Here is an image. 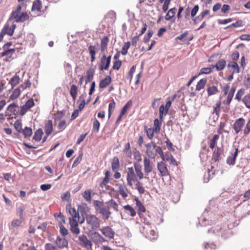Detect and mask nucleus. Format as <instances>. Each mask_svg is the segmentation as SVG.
Wrapping results in <instances>:
<instances>
[{"label": "nucleus", "mask_w": 250, "mask_h": 250, "mask_svg": "<svg viewBox=\"0 0 250 250\" xmlns=\"http://www.w3.org/2000/svg\"><path fill=\"white\" fill-rule=\"evenodd\" d=\"M111 56L106 57L105 55H103L99 64L100 71L108 70L111 62Z\"/></svg>", "instance_id": "39448f33"}, {"label": "nucleus", "mask_w": 250, "mask_h": 250, "mask_svg": "<svg viewBox=\"0 0 250 250\" xmlns=\"http://www.w3.org/2000/svg\"><path fill=\"white\" fill-rule=\"evenodd\" d=\"M44 129L46 136L44 138L43 141H44L46 138L52 133L53 130V123L52 120H49L45 122Z\"/></svg>", "instance_id": "a211bd4d"}, {"label": "nucleus", "mask_w": 250, "mask_h": 250, "mask_svg": "<svg viewBox=\"0 0 250 250\" xmlns=\"http://www.w3.org/2000/svg\"><path fill=\"white\" fill-rule=\"evenodd\" d=\"M130 46V42H125L124 46H123L121 50V53L123 55H125L127 53V51Z\"/></svg>", "instance_id": "6e6d98bb"}, {"label": "nucleus", "mask_w": 250, "mask_h": 250, "mask_svg": "<svg viewBox=\"0 0 250 250\" xmlns=\"http://www.w3.org/2000/svg\"><path fill=\"white\" fill-rule=\"evenodd\" d=\"M44 250H59V249L51 243H46L44 245Z\"/></svg>", "instance_id": "69168bd1"}, {"label": "nucleus", "mask_w": 250, "mask_h": 250, "mask_svg": "<svg viewBox=\"0 0 250 250\" xmlns=\"http://www.w3.org/2000/svg\"><path fill=\"white\" fill-rule=\"evenodd\" d=\"M11 21H10L9 19L1 31L4 35L7 34L9 36L13 35L16 25L13 23H11Z\"/></svg>", "instance_id": "6e6552de"}, {"label": "nucleus", "mask_w": 250, "mask_h": 250, "mask_svg": "<svg viewBox=\"0 0 250 250\" xmlns=\"http://www.w3.org/2000/svg\"><path fill=\"white\" fill-rule=\"evenodd\" d=\"M20 76L16 74L9 81V84L11 85L12 88H14L20 82Z\"/></svg>", "instance_id": "a878e982"}, {"label": "nucleus", "mask_w": 250, "mask_h": 250, "mask_svg": "<svg viewBox=\"0 0 250 250\" xmlns=\"http://www.w3.org/2000/svg\"><path fill=\"white\" fill-rule=\"evenodd\" d=\"M55 243L58 249H61L67 248L68 245V241L65 238H62L59 236H57Z\"/></svg>", "instance_id": "6ab92c4d"}, {"label": "nucleus", "mask_w": 250, "mask_h": 250, "mask_svg": "<svg viewBox=\"0 0 250 250\" xmlns=\"http://www.w3.org/2000/svg\"><path fill=\"white\" fill-rule=\"evenodd\" d=\"M219 138V134H215L213 135L212 138L210 140L209 146V147L213 150L215 146L217 144V141Z\"/></svg>", "instance_id": "c9c22d12"}, {"label": "nucleus", "mask_w": 250, "mask_h": 250, "mask_svg": "<svg viewBox=\"0 0 250 250\" xmlns=\"http://www.w3.org/2000/svg\"><path fill=\"white\" fill-rule=\"evenodd\" d=\"M43 135V131L42 128H39L35 133V134L33 137V139L39 142L41 141L42 136Z\"/></svg>", "instance_id": "a18cd8bd"}, {"label": "nucleus", "mask_w": 250, "mask_h": 250, "mask_svg": "<svg viewBox=\"0 0 250 250\" xmlns=\"http://www.w3.org/2000/svg\"><path fill=\"white\" fill-rule=\"evenodd\" d=\"M111 168L114 172L118 171L120 168V162L117 157H114L111 162Z\"/></svg>", "instance_id": "c756f323"}, {"label": "nucleus", "mask_w": 250, "mask_h": 250, "mask_svg": "<svg viewBox=\"0 0 250 250\" xmlns=\"http://www.w3.org/2000/svg\"><path fill=\"white\" fill-rule=\"evenodd\" d=\"M250 132V119L248 121L245 127L243 130V134L244 135H248Z\"/></svg>", "instance_id": "774afa93"}, {"label": "nucleus", "mask_w": 250, "mask_h": 250, "mask_svg": "<svg viewBox=\"0 0 250 250\" xmlns=\"http://www.w3.org/2000/svg\"><path fill=\"white\" fill-rule=\"evenodd\" d=\"M177 9L175 7L170 9L167 13L165 19L166 21H170L174 17Z\"/></svg>", "instance_id": "cd10ccee"}, {"label": "nucleus", "mask_w": 250, "mask_h": 250, "mask_svg": "<svg viewBox=\"0 0 250 250\" xmlns=\"http://www.w3.org/2000/svg\"><path fill=\"white\" fill-rule=\"evenodd\" d=\"M131 104L132 101L131 100L128 101L123 107L120 113L122 115H125L126 113L127 109L131 106Z\"/></svg>", "instance_id": "13d9d810"}, {"label": "nucleus", "mask_w": 250, "mask_h": 250, "mask_svg": "<svg viewBox=\"0 0 250 250\" xmlns=\"http://www.w3.org/2000/svg\"><path fill=\"white\" fill-rule=\"evenodd\" d=\"M21 91V90H20L19 87L14 89L12 91V93L10 96L8 102H10V101H13L18 98L20 96Z\"/></svg>", "instance_id": "7c9ffc66"}, {"label": "nucleus", "mask_w": 250, "mask_h": 250, "mask_svg": "<svg viewBox=\"0 0 250 250\" xmlns=\"http://www.w3.org/2000/svg\"><path fill=\"white\" fill-rule=\"evenodd\" d=\"M18 107V105L17 103L13 102L8 106L7 110L9 111L11 113L15 114L16 108Z\"/></svg>", "instance_id": "37998d69"}, {"label": "nucleus", "mask_w": 250, "mask_h": 250, "mask_svg": "<svg viewBox=\"0 0 250 250\" xmlns=\"http://www.w3.org/2000/svg\"><path fill=\"white\" fill-rule=\"evenodd\" d=\"M157 169L160 172V176L165 177L170 175L167 165L163 161L157 163Z\"/></svg>", "instance_id": "dca6fc26"}, {"label": "nucleus", "mask_w": 250, "mask_h": 250, "mask_svg": "<svg viewBox=\"0 0 250 250\" xmlns=\"http://www.w3.org/2000/svg\"><path fill=\"white\" fill-rule=\"evenodd\" d=\"M171 0H165L163 1V2L162 3H163L162 6V9L164 12H166L168 10Z\"/></svg>", "instance_id": "e2e57ef3"}, {"label": "nucleus", "mask_w": 250, "mask_h": 250, "mask_svg": "<svg viewBox=\"0 0 250 250\" xmlns=\"http://www.w3.org/2000/svg\"><path fill=\"white\" fill-rule=\"evenodd\" d=\"M146 154L148 158L154 159L158 153L162 159L164 160L165 156L162 148L157 146L155 143L151 142L146 145Z\"/></svg>", "instance_id": "f03ea898"}, {"label": "nucleus", "mask_w": 250, "mask_h": 250, "mask_svg": "<svg viewBox=\"0 0 250 250\" xmlns=\"http://www.w3.org/2000/svg\"><path fill=\"white\" fill-rule=\"evenodd\" d=\"M88 51L91 56V62H93L96 59V47L94 45H90L88 47Z\"/></svg>", "instance_id": "58836bf2"}, {"label": "nucleus", "mask_w": 250, "mask_h": 250, "mask_svg": "<svg viewBox=\"0 0 250 250\" xmlns=\"http://www.w3.org/2000/svg\"><path fill=\"white\" fill-rule=\"evenodd\" d=\"M243 84L247 89H250V74H247L245 77Z\"/></svg>", "instance_id": "bf43d9fd"}, {"label": "nucleus", "mask_w": 250, "mask_h": 250, "mask_svg": "<svg viewBox=\"0 0 250 250\" xmlns=\"http://www.w3.org/2000/svg\"><path fill=\"white\" fill-rule=\"evenodd\" d=\"M64 223H63V222H60L59 223V227L61 234L62 236L65 237L68 234V230L64 226Z\"/></svg>", "instance_id": "49530a36"}, {"label": "nucleus", "mask_w": 250, "mask_h": 250, "mask_svg": "<svg viewBox=\"0 0 250 250\" xmlns=\"http://www.w3.org/2000/svg\"><path fill=\"white\" fill-rule=\"evenodd\" d=\"M145 129L147 137L150 139H152L154 137V133L155 132V130L153 128H147V127H146Z\"/></svg>", "instance_id": "052dcab7"}, {"label": "nucleus", "mask_w": 250, "mask_h": 250, "mask_svg": "<svg viewBox=\"0 0 250 250\" xmlns=\"http://www.w3.org/2000/svg\"><path fill=\"white\" fill-rule=\"evenodd\" d=\"M245 93V89L243 88H242L238 90L235 95V99H236L238 101L240 102L242 101L243 97Z\"/></svg>", "instance_id": "ea45409f"}, {"label": "nucleus", "mask_w": 250, "mask_h": 250, "mask_svg": "<svg viewBox=\"0 0 250 250\" xmlns=\"http://www.w3.org/2000/svg\"><path fill=\"white\" fill-rule=\"evenodd\" d=\"M79 219L73 220L70 219V230L71 232L75 235H78L80 233V229L79 228L78 222Z\"/></svg>", "instance_id": "2eb2a0df"}, {"label": "nucleus", "mask_w": 250, "mask_h": 250, "mask_svg": "<svg viewBox=\"0 0 250 250\" xmlns=\"http://www.w3.org/2000/svg\"><path fill=\"white\" fill-rule=\"evenodd\" d=\"M133 156L134 159L136 161L134 163H137L140 164L139 163L142 161V154L138 150H135L133 151Z\"/></svg>", "instance_id": "3c124183"}, {"label": "nucleus", "mask_w": 250, "mask_h": 250, "mask_svg": "<svg viewBox=\"0 0 250 250\" xmlns=\"http://www.w3.org/2000/svg\"><path fill=\"white\" fill-rule=\"evenodd\" d=\"M245 125L246 120L243 118L241 117L236 120L233 125V128L235 131V134H238L242 131Z\"/></svg>", "instance_id": "0eeeda50"}, {"label": "nucleus", "mask_w": 250, "mask_h": 250, "mask_svg": "<svg viewBox=\"0 0 250 250\" xmlns=\"http://www.w3.org/2000/svg\"><path fill=\"white\" fill-rule=\"evenodd\" d=\"M90 238L96 245H99L106 241L105 238L99 232L94 231L90 234Z\"/></svg>", "instance_id": "9b49d317"}, {"label": "nucleus", "mask_w": 250, "mask_h": 250, "mask_svg": "<svg viewBox=\"0 0 250 250\" xmlns=\"http://www.w3.org/2000/svg\"><path fill=\"white\" fill-rule=\"evenodd\" d=\"M163 120L155 119L154 121V127L153 129L156 133H159L161 130V126Z\"/></svg>", "instance_id": "473e14b6"}, {"label": "nucleus", "mask_w": 250, "mask_h": 250, "mask_svg": "<svg viewBox=\"0 0 250 250\" xmlns=\"http://www.w3.org/2000/svg\"><path fill=\"white\" fill-rule=\"evenodd\" d=\"M35 105V102L32 98L27 100L25 104L21 107L20 115H24L27 111Z\"/></svg>", "instance_id": "4468645a"}, {"label": "nucleus", "mask_w": 250, "mask_h": 250, "mask_svg": "<svg viewBox=\"0 0 250 250\" xmlns=\"http://www.w3.org/2000/svg\"><path fill=\"white\" fill-rule=\"evenodd\" d=\"M83 154L82 153H80L79 155L76 158L75 161L72 164V167L73 168L76 167L82 161Z\"/></svg>", "instance_id": "338daca9"}, {"label": "nucleus", "mask_w": 250, "mask_h": 250, "mask_svg": "<svg viewBox=\"0 0 250 250\" xmlns=\"http://www.w3.org/2000/svg\"><path fill=\"white\" fill-rule=\"evenodd\" d=\"M100 231L105 237L112 239L114 238L115 232L109 226H104L100 229Z\"/></svg>", "instance_id": "1a4fd4ad"}, {"label": "nucleus", "mask_w": 250, "mask_h": 250, "mask_svg": "<svg viewBox=\"0 0 250 250\" xmlns=\"http://www.w3.org/2000/svg\"><path fill=\"white\" fill-rule=\"evenodd\" d=\"M21 132L23 133L25 138H28L32 135V130L30 127H25L23 129H22Z\"/></svg>", "instance_id": "5fc2aeb1"}, {"label": "nucleus", "mask_w": 250, "mask_h": 250, "mask_svg": "<svg viewBox=\"0 0 250 250\" xmlns=\"http://www.w3.org/2000/svg\"><path fill=\"white\" fill-rule=\"evenodd\" d=\"M226 65V62L224 59L219 60L216 64L212 65V68H216L217 71H222L224 69Z\"/></svg>", "instance_id": "393cba45"}, {"label": "nucleus", "mask_w": 250, "mask_h": 250, "mask_svg": "<svg viewBox=\"0 0 250 250\" xmlns=\"http://www.w3.org/2000/svg\"><path fill=\"white\" fill-rule=\"evenodd\" d=\"M239 152V150L238 148H235L231 151L228 157L226 160L227 164L230 166L234 165Z\"/></svg>", "instance_id": "ddd939ff"}, {"label": "nucleus", "mask_w": 250, "mask_h": 250, "mask_svg": "<svg viewBox=\"0 0 250 250\" xmlns=\"http://www.w3.org/2000/svg\"><path fill=\"white\" fill-rule=\"evenodd\" d=\"M136 205L138 207V214L140 218H143L142 212H145L146 209L141 202L138 199H135Z\"/></svg>", "instance_id": "b1692460"}, {"label": "nucleus", "mask_w": 250, "mask_h": 250, "mask_svg": "<svg viewBox=\"0 0 250 250\" xmlns=\"http://www.w3.org/2000/svg\"><path fill=\"white\" fill-rule=\"evenodd\" d=\"M87 225L92 229L96 230L101 226L100 220L95 215L87 214L85 217Z\"/></svg>", "instance_id": "7ed1b4c3"}, {"label": "nucleus", "mask_w": 250, "mask_h": 250, "mask_svg": "<svg viewBox=\"0 0 250 250\" xmlns=\"http://www.w3.org/2000/svg\"><path fill=\"white\" fill-rule=\"evenodd\" d=\"M168 110L167 109L164 104H162L159 108V118L161 120H163V116L166 115Z\"/></svg>", "instance_id": "c03bdc74"}, {"label": "nucleus", "mask_w": 250, "mask_h": 250, "mask_svg": "<svg viewBox=\"0 0 250 250\" xmlns=\"http://www.w3.org/2000/svg\"><path fill=\"white\" fill-rule=\"evenodd\" d=\"M123 208L125 210L128 211V212L130 213V215L131 217H134L136 215V211L131 206L127 205L124 206Z\"/></svg>", "instance_id": "de8ad7c7"}, {"label": "nucleus", "mask_w": 250, "mask_h": 250, "mask_svg": "<svg viewBox=\"0 0 250 250\" xmlns=\"http://www.w3.org/2000/svg\"><path fill=\"white\" fill-rule=\"evenodd\" d=\"M235 91V88L232 87L225 100L223 101V104L224 106L222 107V110L225 113H228L230 110V104L233 97Z\"/></svg>", "instance_id": "20e7f679"}, {"label": "nucleus", "mask_w": 250, "mask_h": 250, "mask_svg": "<svg viewBox=\"0 0 250 250\" xmlns=\"http://www.w3.org/2000/svg\"><path fill=\"white\" fill-rule=\"evenodd\" d=\"M107 205V206L109 208H113L116 211H118V205L113 199H111L108 202H106Z\"/></svg>", "instance_id": "a19ab883"}, {"label": "nucleus", "mask_w": 250, "mask_h": 250, "mask_svg": "<svg viewBox=\"0 0 250 250\" xmlns=\"http://www.w3.org/2000/svg\"><path fill=\"white\" fill-rule=\"evenodd\" d=\"M118 192L124 199H125L128 196V190L126 187L124 185H120L118 189Z\"/></svg>", "instance_id": "bb28decb"}, {"label": "nucleus", "mask_w": 250, "mask_h": 250, "mask_svg": "<svg viewBox=\"0 0 250 250\" xmlns=\"http://www.w3.org/2000/svg\"><path fill=\"white\" fill-rule=\"evenodd\" d=\"M30 18L29 15L26 12L20 13V14H11L10 21L14 20L17 22H23L28 20Z\"/></svg>", "instance_id": "423d86ee"}, {"label": "nucleus", "mask_w": 250, "mask_h": 250, "mask_svg": "<svg viewBox=\"0 0 250 250\" xmlns=\"http://www.w3.org/2000/svg\"><path fill=\"white\" fill-rule=\"evenodd\" d=\"M31 85V83L30 81L28 79L26 80L23 83L21 84L18 87L21 91H23L27 88L30 87Z\"/></svg>", "instance_id": "09e8293b"}, {"label": "nucleus", "mask_w": 250, "mask_h": 250, "mask_svg": "<svg viewBox=\"0 0 250 250\" xmlns=\"http://www.w3.org/2000/svg\"><path fill=\"white\" fill-rule=\"evenodd\" d=\"M78 91V88L77 86L75 84H72L71 86L70 94L74 100L76 99Z\"/></svg>", "instance_id": "e433bc0d"}, {"label": "nucleus", "mask_w": 250, "mask_h": 250, "mask_svg": "<svg viewBox=\"0 0 250 250\" xmlns=\"http://www.w3.org/2000/svg\"><path fill=\"white\" fill-rule=\"evenodd\" d=\"M207 82V80L206 79H201L197 83L196 86V90L198 91H200L203 88H204L206 83Z\"/></svg>", "instance_id": "79ce46f5"}, {"label": "nucleus", "mask_w": 250, "mask_h": 250, "mask_svg": "<svg viewBox=\"0 0 250 250\" xmlns=\"http://www.w3.org/2000/svg\"><path fill=\"white\" fill-rule=\"evenodd\" d=\"M144 169L145 174L147 175L153 170L154 165L152 162H151L149 159L147 157H145L143 160Z\"/></svg>", "instance_id": "9d476101"}, {"label": "nucleus", "mask_w": 250, "mask_h": 250, "mask_svg": "<svg viewBox=\"0 0 250 250\" xmlns=\"http://www.w3.org/2000/svg\"><path fill=\"white\" fill-rule=\"evenodd\" d=\"M242 101L247 108L250 109V94H248L244 96Z\"/></svg>", "instance_id": "8fccbe9b"}, {"label": "nucleus", "mask_w": 250, "mask_h": 250, "mask_svg": "<svg viewBox=\"0 0 250 250\" xmlns=\"http://www.w3.org/2000/svg\"><path fill=\"white\" fill-rule=\"evenodd\" d=\"M14 127L16 130L19 132H21L22 129V123L21 121L17 120L14 123Z\"/></svg>", "instance_id": "680f3d73"}, {"label": "nucleus", "mask_w": 250, "mask_h": 250, "mask_svg": "<svg viewBox=\"0 0 250 250\" xmlns=\"http://www.w3.org/2000/svg\"><path fill=\"white\" fill-rule=\"evenodd\" d=\"M82 196L84 200L88 203H90L92 200L91 190L90 189L84 191L82 193Z\"/></svg>", "instance_id": "4c0bfd02"}, {"label": "nucleus", "mask_w": 250, "mask_h": 250, "mask_svg": "<svg viewBox=\"0 0 250 250\" xmlns=\"http://www.w3.org/2000/svg\"><path fill=\"white\" fill-rule=\"evenodd\" d=\"M66 209H68V212L70 215H71V217H69V220L70 221V219H73V220H78L79 219L80 216H79V213L78 211H76V210L73 208L71 207V205L66 206Z\"/></svg>", "instance_id": "aec40b11"}, {"label": "nucleus", "mask_w": 250, "mask_h": 250, "mask_svg": "<svg viewBox=\"0 0 250 250\" xmlns=\"http://www.w3.org/2000/svg\"><path fill=\"white\" fill-rule=\"evenodd\" d=\"M227 67L232 74L238 73L240 71L239 65L235 62L230 61L228 63Z\"/></svg>", "instance_id": "412c9836"}, {"label": "nucleus", "mask_w": 250, "mask_h": 250, "mask_svg": "<svg viewBox=\"0 0 250 250\" xmlns=\"http://www.w3.org/2000/svg\"><path fill=\"white\" fill-rule=\"evenodd\" d=\"M224 150L222 147L215 148L212 154V160L214 162H217L221 159V155L223 154Z\"/></svg>", "instance_id": "4be33fe9"}, {"label": "nucleus", "mask_w": 250, "mask_h": 250, "mask_svg": "<svg viewBox=\"0 0 250 250\" xmlns=\"http://www.w3.org/2000/svg\"><path fill=\"white\" fill-rule=\"evenodd\" d=\"M109 42V39L108 37H104L101 40V49L102 52L104 51L107 49V46Z\"/></svg>", "instance_id": "f704fd0d"}, {"label": "nucleus", "mask_w": 250, "mask_h": 250, "mask_svg": "<svg viewBox=\"0 0 250 250\" xmlns=\"http://www.w3.org/2000/svg\"><path fill=\"white\" fill-rule=\"evenodd\" d=\"M221 101H218L216 103V104L213 108V113L215 114L218 116H219L220 115V110H221Z\"/></svg>", "instance_id": "603ef678"}, {"label": "nucleus", "mask_w": 250, "mask_h": 250, "mask_svg": "<svg viewBox=\"0 0 250 250\" xmlns=\"http://www.w3.org/2000/svg\"><path fill=\"white\" fill-rule=\"evenodd\" d=\"M42 8V2L40 0H36L33 2L32 10L40 12Z\"/></svg>", "instance_id": "72a5a7b5"}, {"label": "nucleus", "mask_w": 250, "mask_h": 250, "mask_svg": "<svg viewBox=\"0 0 250 250\" xmlns=\"http://www.w3.org/2000/svg\"><path fill=\"white\" fill-rule=\"evenodd\" d=\"M3 51L1 53V56H7L10 58L15 51V48H3Z\"/></svg>", "instance_id": "2f4dec72"}, {"label": "nucleus", "mask_w": 250, "mask_h": 250, "mask_svg": "<svg viewBox=\"0 0 250 250\" xmlns=\"http://www.w3.org/2000/svg\"><path fill=\"white\" fill-rule=\"evenodd\" d=\"M100 124L97 119H94L93 124V130L96 132H98L99 131V128Z\"/></svg>", "instance_id": "0e129e2a"}, {"label": "nucleus", "mask_w": 250, "mask_h": 250, "mask_svg": "<svg viewBox=\"0 0 250 250\" xmlns=\"http://www.w3.org/2000/svg\"><path fill=\"white\" fill-rule=\"evenodd\" d=\"M166 160L170 165L177 166V163L172 154H170L166 155Z\"/></svg>", "instance_id": "864d4df0"}, {"label": "nucleus", "mask_w": 250, "mask_h": 250, "mask_svg": "<svg viewBox=\"0 0 250 250\" xmlns=\"http://www.w3.org/2000/svg\"><path fill=\"white\" fill-rule=\"evenodd\" d=\"M78 239L79 241V243L82 247L87 249H91L92 248V244L86 235L83 234L79 237Z\"/></svg>", "instance_id": "f8f14e48"}, {"label": "nucleus", "mask_w": 250, "mask_h": 250, "mask_svg": "<svg viewBox=\"0 0 250 250\" xmlns=\"http://www.w3.org/2000/svg\"><path fill=\"white\" fill-rule=\"evenodd\" d=\"M105 177L102 181L100 183V187L103 188L105 187L110 181V172L108 170H106L104 172Z\"/></svg>", "instance_id": "c85d7f7f"}, {"label": "nucleus", "mask_w": 250, "mask_h": 250, "mask_svg": "<svg viewBox=\"0 0 250 250\" xmlns=\"http://www.w3.org/2000/svg\"><path fill=\"white\" fill-rule=\"evenodd\" d=\"M109 207L107 206L102 205L99 206V213L102 215V218L104 220H108L111 214Z\"/></svg>", "instance_id": "f3484780"}, {"label": "nucleus", "mask_w": 250, "mask_h": 250, "mask_svg": "<svg viewBox=\"0 0 250 250\" xmlns=\"http://www.w3.org/2000/svg\"><path fill=\"white\" fill-rule=\"evenodd\" d=\"M111 82V77L110 76H106L104 79L100 81L99 84V88L101 89H104L106 88L110 85Z\"/></svg>", "instance_id": "5701e85b"}, {"label": "nucleus", "mask_w": 250, "mask_h": 250, "mask_svg": "<svg viewBox=\"0 0 250 250\" xmlns=\"http://www.w3.org/2000/svg\"><path fill=\"white\" fill-rule=\"evenodd\" d=\"M208 96L216 94L218 92V88L215 86H212L208 88Z\"/></svg>", "instance_id": "4d7b16f0"}, {"label": "nucleus", "mask_w": 250, "mask_h": 250, "mask_svg": "<svg viewBox=\"0 0 250 250\" xmlns=\"http://www.w3.org/2000/svg\"><path fill=\"white\" fill-rule=\"evenodd\" d=\"M125 173L126 174V178L127 185L132 188L134 184L135 188L139 193L144 194L145 189L140 181L144 178V175L142 171L141 165L137 163H134V167H127Z\"/></svg>", "instance_id": "f257e3e1"}]
</instances>
